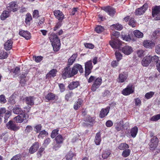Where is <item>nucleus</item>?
<instances>
[{
	"label": "nucleus",
	"mask_w": 160,
	"mask_h": 160,
	"mask_svg": "<svg viewBox=\"0 0 160 160\" xmlns=\"http://www.w3.org/2000/svg\"><path fill=\"white\" fill-rule=\"evenodd\" d=\"M12 111L14 114L18 115L14 118L16 122L21 123L23 122L25 123L28 122L27 117L28 118L29 116L25 113L24 111L22 110L20 105H15L13 108Z\"/></svg>",
	"instance_id": "f257e3e1"
},
{
	"label": "nucleus",
	"mask_w": 160,
	"mask_h": 160,
	"mask_svg": "<svg viewBox=\"0 0 160 160\" xmlns=\"http://www.w3.org/2000/svg\"><path fill=\"white\" fill-rule=\"evenodd\" d=\"M111 40L109 44L112 48L114 49L119 48L122 45V42L118 39L120 36V33L117 31H113L110 33Z\"/></svg>",
	"instance_id": "f03ea898"
},
{
	"label": "nucleus",
	"mask_w": 160,
	"mask_h": 160,
	"mask_svg": "<svg viewBox=\"0 0 160 160\" xmlns=\"http://www.w3.org/2000/svg\"><path fill=\"white\" fill-rule=\"evenodd\" d=\"M158 60V57L157 56L155 55L152 56L148 54L142 59L141 63L143 66L146 67L148 66L151 63H155Z\"/></svg>",
	"instance_id": "7ed1b4c3"
},
{
	"label": "nucleus",
	"mask_w": 160,
	"mask_h": 160,
	"mask_svg": "<svg viewBox=\"0 0 160 160\" xmlns=\"http://www.w3.org/2000/svg\"><path fill=\"white\" fill-rule=\"evenodd\" d=\"M49 39L55 51H58L60 49V40L57 35L54 33L52 34L49 37Z\"/></svg>",
	"instance_id": "20e7f679"
},
{
	"label": "nucleus",
	"mask_w": 160,
	"mask_h": 160,
	"mask_svg": "<svg viewBox=\"0 0 160 160\" xmlns=\"http://www.w3.org/2000/svg\"><path fill=\"white\" fill-rule=\"evenodd\" d=\"M135 91V87L132 83H130L122 91V93L124 96H128L133 93Z\"/></svg>",
	"instance_id": "39448f33"
},
{
	"label": "nucleus",
	"mask_w": 160,
	"mask_h": 160,
	"mask_svg": "<svg viewBox=\"0 0 160 160\" xmlns=\"http://www.w3.org/2000/svg\"><path fill=\"white\" fill-rule=\"evenodd\" d=\"M158 138L156 136L152 138L149 144L150 149L151 151H154L158 146Z\"/></svg>",
	"instance_id": "423d86ee"
},
{
	"label": "nucleus",
	"mask_w": 160,
	"mask_h": 160,
	"mask_svg": "<svg viewBox=\"0 0 160 160\" xmlns=\"http://www.w3.org/2000/svg\"><path fill=\"white\" fill-rule=\"evenodd\" d=\"M62 77L64 79L67 78H69L73 77L71 73V69L70 68V66L67 65V66L64 68L62 73Z\"/></svg>",
	"instance_id": "0eeeda50"
},
{
	"label": "nucleus",
	"mask_w": 160,
	"mask_h": 160,
	"mask_svg": "<svg viewBox=\"0 0 160 160\" xmlns=\"http://www.w3.org/2000/svg\"><path fill=\"white\" fill-rule=\"evenodd\" d=\"M148 4L146 3L141 7L137 9L134 12L135 15L140 16L143 14L148 8Z\"/></svg>",
	"instance_id": "6e6552de"
},
{
	"label": "nucleus",
	"mask_w": 160,
	"mask_h": 160,
	"mask_svg": "<svg viewBox=\"0 0 160 160\" xmlns=\"http://www.w3.org/2000/svg\"><path fill=\"white\" fill-rule=\"evenodd\" d=\"M6 8L7 9L9 12H15L18 10V5L16 2L12 1L8 4Z\"/></svg>",
	"instance_id": "1a4fd4ad"
},
{
	"label": "nucleus",
	"mask_w": 160,
	"mask_h": 160,
	"mask_svg": "<svg viewBox=\"0 0 160 160\" xmlns=\"http://www.w3.org/2000/svg\"><path fill=\"white\" fill-rule=\"evenodd\" d=\"M102 82V79L101 77H98L94 81L91 87V90L95 91L101 85Z\"/></svg>",
	"instance_id": "9d476101"
},
{
	"label": "nucleus",
	"mask_w": 160,
	"mask_h": 160,
	"mask_svg": "<svg viewBox=\"0 0 160 160\" xmlns=\"http://www.w3.org/2000/svg\"><path fill=\"white\" fill-rule=\"evenodd\" d=\"M7 128L9 130L13 131H18L20 128V127L17 125L12 121L10 120L6 124Z\"/></svg>",
	"instance_id": "9b49d317"
},
{
	"label": "nucleus",
	"mask_w": 160,
	"mask_h": 160,
	"mask_svg": "<svg viewBox=\"0 0 160 160\" xmlns=\"http://www.w3.org/2000/svg\"><path fill=\"white\" fill-rule=\"evenodd\" d=\"M95 119V117H92L89 115H88L85 118L84 121L86 124L91 126H93L96 122Z\"/></svg>",
	"instance_id": "f8f14e48"
},
{
	"label": "nucleus",
	"mask_w": 160,
	"mask_h": 160,
	"mask_svg": "<svg viewBox=\"0 0 160 160\" xmlns=\"http://www.w3.org/2000/svg\"><path fill=\"white\" fill-rule=\"evenodd\" d=\"M101 9L108 13L110 16H113L116 12L115 9L109 6L102 7L101 8Z\"/></svg>",
	"instance_id": "ddd939ff"
},
{
	"label": "nucleus",
	"mask_w": 160,
	"mask_h": 160,
	"mask_svg": "<svg viewBox=\"0 0 160 160\" xmlns=\"http://www.w3.org/2000/svg\"><path fill=\"white\" fill-rule=\"evenodd\" d=\"M58 97L56 96L55 94L51 92H48L45 96V100L47 102L54 100L55 99L58 100Z\"/></svg>",
	"instance_id": "4468645a"
},
{
	"label": "nucleus",
	"mask_w": 160,
	"mask_h": 160,
	"mask_svg": "<svg viewBox=\"0 0 160 160\" xmlns=\"http://www.w3.org/2000/svg\"><path fill=\"white\" fill-rule=\"evenodd\" d=\"M55 17L60 22H62L64 18V15L62 12L59 10H55L54 12Z\"/></svg>",
	"instance_id": "2eb2a0df"
},
{
	"label": "nucleus",
	"mask_w": 160,
	"mask_h": 160,
	"mask_svg": "<svg viewBox=\"0 0 160 160\" xmlns=\"http://www.w3.org/2000/svg\"><path fill=\"white\" fill-rule=\"evenodd\" d=\"M39 147V142H35L29 149V152L31 154H33L38 150Z\"/></svg>",
	"instance_id": "dca6fc26"
},
{
	"label": "nucleus",
	"mask_w": 160,
	"mask_h": 160,
	"mask_svg": "<svg viewBox=\"0 0 160 160\" xmlns=\"http://www.w3.org/2000/svg\"><path fill=\"white\" fill-rule=\"evenodd\" d=\"M120 48V47L118 49H121L122 52L126 55L130 54L133 52L132 48L129 46H125L122 48L121 49Z\"/></svg>",
	"instance_id": "f3484780"
},
{
	"label": "nucleus",
	"mask_w": 160,
	"mask_h": 160,
	"mask_svg": "<svg viewBox=\"0 0 160 160\" xmlns=\"http://www.w3.org/2000/svg\"><path fill=\"white\" fill-rule=\"evenodd\" d=\"M19 34L20 36L24 38L26 40H29L31 38L30 33L27 31L23 30L20 31Z\"/></svg>",
	"instance_id": "a211bd4d"
},
{
	"label": "nucleus",
	"mask_w": 160,
	"mask_h": 160,
	"mask_svg": "<svg viewBox=\"0 0 160 160\" xmlns=\"http://www.w3.org/2000/svg\"><path fill=\"white\" fill-rule=\"evenodd\" d=\"M143 45L146 48H152L154 47L155 43L151 40H146L143 42Z\"/></svg>",
	"instance_id": "6ab92c4d"
},
{
	"label": "nucleus",
	"mask_w": 160,
	"mask_h": 160,
	"mask_svg": "<svg viewBox=\"0 0 160 160\" xmlns=\"http://www.w3.org/2000/svg\"><path fill=\"white\" fill-rule=\"evenodd\" d=\"M110 107L108 106L105 108L101 109L99 114V117L101 118H103L106 116L109 112Z\"/></svg>",
	"instance_id": "aec40b11"
},
{
	"label": "nucleus",
	"mask_w": 160,
	"mask_h": 160,
	"mask_svg": "<svg viewBox=\"0 0 160 160\" xmlns=\"http://www.w3.org/2000/svg\"><path fill=\"white\" fill-rule=\"evenodd\" d=\"M128 77V74L124 72L119 74L118 81V82L123 83L125 82Z\"/></svg>",
	"instance_id": "412c9836"
},
{
	"label": "nucleus",
	"mask_w": 160,
	"mask_h": 160,
	"mask_svg": "<svg viewBox=\"0 0 160 160\" xmlns=\"http://www.w3.org/2000/svg\"><path fill=\"white\" fill-rule=\"evenodd\" d=\"M13 39H10L6 42L4 44V48L7 51L10 50L12 48Z\"/></svg>",
	"instance_id": "4be33fe9"
},
{
	"label": "nucleus",
	"mask_w": 160,
	"mask_h": 160,
	"mask_svg": "<svg viewBox=\"0 0 160 160\" xmlns=\"http://www.w3.org/2000/svg\"><path fill=\"white\" fill-rule=\"evenodd\" d=\"M160 12V5L155 6L152 8V16L154 18Z\"/></svg>",
	"instance_id": "5701e85b"
},
{
	"label": "nucleus",
	"mask_w": 160,
	"mask_h": 160,
	"mask_svg": "<svg viewBox=\"0 0 160 160\" xmlns=\"http://www.w3.org/2000/svg\"><path fill=\"white\" fill-rule=\"evenodd\" d=\"M114 125L117 131H119L123 128V127L124 125L123 121V120H121L119 121H117L115 124Z\"/></svg>",
	"instance_id": "b1692460"
},
{
	"label": "nucleus",
	"mask_w": 160,
	"mask_h": 160,
	"mask_svg": "<svg viewBox=\"0 0 160 160\" xmlns=\"http://www.w3.org/2000/svg\"><path fill=\"white\" fill-rule=\"evenodd\" d=\"M80 85L79 82L78 81H72L68 85V88L70 90H73L78 87Z\"/></svg>",
	"instance_id": "393cba45"
},
{
	"label": "nucleus",
	"mask_w": 160,
	"mask_h": 160,
	"mask_svg": "<svg viewBox=\"0 0 160 160\" xmlns=\"http://www.w3.org/2000/svg\"><path fill=\"white\" fill-rule=\"evenodd\" d=\"M83 102V101L82 99L81 98H78L74 103L73 106L74 109L75 110H77L82 106Z\"/></svg>",
	"instance_id": "a878e982"
},
{
	"label": "nucleus",
	"mask_w": 160,
	"mask_h": 160,
	"mask_svg": "<svg viewBox=\"0 0 160 160\" xmlns=\"http://www.w3.org/2000/svg\"><path fill=\"white\" fill-rule=\"evenodd\" d=\"M122 38L124 40L126 41H129L130 40L132 41H135L136 40V39L133 37V36H131L127 34H123L122 33Z\"/></svg>",
	"instance_id": "bb28decb"
},
{
	"label": "nucleus",
	"mask_w": 160,
	"mask_h": 160,
	"mask_svg": "<svg viewBox=\"0 0 160 160\" xmlns=\"http://www.w3.org/2000/svg\"><path fill=\"white\" fill-rule=\"evenodd\" d=\"M78 54L77 53L73 54L68 59L67 65L70 66L72 65L77 58Z\"/></svg>",
	"instance_id": "cd10ccee"
},
{
	"label": "nucleus",
	"mask_w": 160,
	"mask_h": 160,
	"mask_svg": "<svg viewBox=\"0 0 160 160\" xmlns=\"http://www.w3.org/2000/svg\"><path fill=\"white\" fill-rule=\"evenodd\" d=\"M57 70L56 69H53L50 70L46 75V78L49 79L51 77H54L56 76Z\"/></svg>",
	"instance_id": "c85d7f7f"
},
{
	"label": "nucleus",
	"mask_w": 160,
	"mask_h": 160,
	"mask_svg": "<svg viewBox=\"0 0 160 160\" xmlns=\"http://www.w3.org/2000/svg\"><path fill=\"white\" fill-rule=\"evenodd\" d=\"M25 102L26 104L32 106L34 104L33 97H27L25 98Z\"/></svg>",
	"instance_id": "c756f323"
},
{
	"label": "nucleus",
	"mask_w": 160,
	"mask_h": 160,
	"mask_svg": "<svg viewBox=\"0 0 160 160\" xmlns=\"http://www.w3.org/2000/svg\"><path fill=\"white\" fill-rule=\"evenodd\" d=\"M110 28L111 30L116 29L117 30H121L123 28L122 25L118 23L113 24L110 26Z\"/></svg>",
	"instance_id": "7c9ffc66"
},
{
	"label": "nucleus",
	"mask_w": 160,
	"mask_h": 160,
	"mask_svg": "<svg viewBox=\"0 0 160 160\" xmlns=\"http://www.w3.org/2000/svg\"><path fill=\"white\" fill-rule=\"evenodd\" d=\"M101 141L100 132H99L96 134L94 142L96 145H100Z\"/></svg>",
	"instance_id": "2f4dec72"
},
{
	"label": "nucleus",
	"mask_w": 160,
	"mask_h": 160,
	"mask_svg": "<svg viewBox=\"0 0 160 160\" xmlns=\"http://www.w3.org/2000/svg\"><path fill=\"white\" fill-rule=\"evenodd\" d=\"M138 128L136 126H134L131 129L130 133L131 136L133 138H135L136 137L138 132Z\"/></svg>",
	"instance_id": "473e14b6"
},
{
	"label": "nucleus",
	"mask_w": 160,
	"mask_h": 160,
	"mask_svg": "<svg viewBox=\"0 0 160 160\" xmlns=\"http://www.w3.org/2000/svg\"><path fill=\"white\" fill-rule=\"evenodd\" d=\"M9 15V13L8 11L6 10L3 11L0 16V19L2 20H4L8 18Z\"/></svg>",
	"instance_id": "72a5a7b5"
},
{
	"label": "nucleus",
	"mask_w": 160,
	"mask_h": 160,
	"mask_svg": "<svg viewBox=\"0 0 160 160\" xmlns=\"http://www.w3.org/2000/svg\"><path fill=\"white\" fill-rule=\"evenodd\" d=\"M111 154L110 150H106L102 152V157L103 159H106L109 157Z\"/></svg>",
	"instance_id": "f704fd0d"
},
{
	"label": "nucleus",
	"mask_w": 160,
	"mask_h": 160,
	"mask_svg": "<svg viewBox=\"0 0 160 160\" xmlns=\"http://www.w3.org/2000/svg\"><path fill=\"white\" fill-rule=\"evenodd\" d=\"M133 32L134 36L137 38H141L143 37V33L138 30H135Z\"/></svg>",
	"instance_id": "c9c22d12"
},
{
	"label": "nucleus",
	"mask_w": 160,
	"mask_h": 160,
	"mask_svg": "<svg viewBox=\"0 0 160 160\" xmlns=\"http://www.w3.org/2000/svg\"><path fill=\"white\" fill-rule=\"evenodd\" d=\"M38 133H39V134L38 136V138H43L44 136H45L48 135V133L45 130H41Z\"/></svg>",
	"instance_id": "e433bc0d"
},
{
	"label": "nucleus",
	"mask_w": 160,
	"mask_h": 160,
	"mask_svg": "<svg viewBox=\"0 0 160 160\" xmlns=\"http://www.w3.org/2000/svg\"><path fill=\"white\" fill-rule=\"evenodd\" d=\"M129 148V145L126 143H124L120 144L118 146V148L122 150H125L127 148Z\"/></svg>",
	"instance_id": "4c0bfd02"
},
{
	"label": "nucleus",
	"mask_w": 160,
	"mask_h": 160,
	"mask_svg": "<svg viewBox=\"0 0 160 160\" xmlns=\"http://www.w3.org/2000/svg\"><path fill=\"white\" fill-rule=\"evenodd\" d=\"M55 140L56 142L62 144L64 141V139L62 136L61 134L58 135L55 138Z\"/></svg>",
	"instance_id": "58836bf2"
},
{
	"label": "nucleus",
	"mask_w": 160,
	"mask_h": 160,
	"mask_svg": "<svg viewBox=\"0 0 160 160\" xmlns=\"http://www.w3.org/2000/svg\"><path fill=\"white\" fill-rule=\"evenodd\" d=\"M8 56V54L6 52H4V50H0V59H4L7 58Z\"/></svg>",
	"instance_id": "ea45409f"
},
{
	"label": "nucleus",
	"mask_w": 160,
	"mask_h": 160,
	"mask_svg": "<svg viewBox=\"0 0 160 160\" xmlns=\"http://www.w3.org/2000/svg\"><path fill=\"white\" fill-rule=\"evenodd\" d=\"M32 20V18L31 14L28 13L26 15L25 22L26 24H29L30 21Z\"/></svg>",
	"instance_id": "a19ab883"
},
{
	"label": "nucleus",
	"mask_w": 160,
	"mask_h": 160,
	"mask_svg": "<svg viewBox=\"0 0 160 160\" xmlns=\"http://www.w3.org/2000/svg\"><path fill=\"white\" fill-rule=\"evenodd\" d=\"M95 30L97 33H100L104 31V28L102 26L98 25L96 27Z\"/></svg>",
	"instance_id": "79ce46f5"
},
{
	"label": "nucleus",
	"mask_w": 160,
	"mask_h": 160,
	"mask_svg": "<svg viewBox=\"0 0 160 160\" xmlns=\"http://www.w3.org/2000/svg\"><path fill=\"white\" fill-rule=\"evenodd\" d=\"M131 150L129 149H126L123 150L122 153V155L124 158H126L128 156L130 153Z\"/></svg>",
	"instance_id": "37998d69"
},
{
	"label": "nucleus",
	"mask_w": 160,
	"mask_h": 160,
	"mask_svg": "<svg viewBox=\"0 0 160 160\" xmlns=\"http://www.w3.org/2000/svg\"><path fill=\"white\" fill-rule=\"evenodd\" d=\"M93 66L92 63V61L89 60L86 62L85 64V68L92 69Z\"/></svg>",
	"instance_id": "c03bdc74"
},
{
	"label": "nucleus",
	"mask_w": 160,
	"mask_h": 160,
	"mask_svg": "<svg viewBox=\"0 0 160 160\" xmlns=\"http://www.w3.org/2000/svg\"><path fill=\"white\" fill-rule=\"evenodd\" d=\"M59 132V129L57 128L53 130L51 133V137L52 138H54L56 137L58 134Z\"/></svg>",
	"instance_id": "a18cd8bd"
},
{
	"label": "nucleus",
	"mask_w": 160,
	"mask_h": 160,
	"mask_svg": "<svg viewBox=\"0 0 160 160\" xmlns=\"http://www.w3.org/2000/svg\"><path fill=\"white\" fill-rule=\"evenodd\" d=\"M74 65L75 68L77 69V71H78L80 73H82L83 72V69L81 65L78 64H75Z\"/></svg>",
	"instance_id": "49530a36"
},
{
	"label": "nucleus",
	"mask_w": 160,
	"mask_h": 160,
	"mask_svg": "<svg viewBox=\"0 0 160 160\" xmlns=\"http://www.w3.org/2000/svg\"><path fill=\"white\" fill-rule=\"evenodd\" d=\"M73 93L72 91L68 92L65 95V99L67 101H68L69 99L72 98L73 96Z\"/></svg>",
	"instance_id": "de8ad7c7"
},
{
	"label": "nucleus",
	"mask_w": 160,
	"mask_h": 160,
	"mask_svg": "<svg viewBox=\"0 0 160 160\" xmlns=\"http://www.w3.org/2000/svg\"><path fill=\"white\" fill-rule=\"evenodd\" d=\"M73 156V153L72 151H70L67 154L65 157L67 160H72Z\"/></svg>",
	"instance_id": "09e8293b"
},
{
	"label": "nucleus",
	"mask_w": 160,
	"mask_h": 160,
	"mask_svg": "<svg viewBox=\"0 0 160 160\" xmlns=\"http://www.w3.org/2000/svg\"><path fill=\"white\" fill-rule=\"evenodd\" d=\"M45 150V148H43L41 147L39 149V150L37 153V156L38 158H40L41 157L42 152Z\"/></svg>",
	"instance_id": "8fccbe9b"
},
{
	"label": "nucleus",
	"mask_w": 160,
	"mask_h": 160,
	"mask_svg": "<svg viewBox=\"0 0 160 160\" xmlns=\"http://www.w3.org/2000/svg\"><path fill=\"white\" fill-rule=\"evenodd\" d=\"M115 55L118 61H119L122 58V55L118 51H116L115 53Z\"/></svg>",
	"instance_id": "3c124183"
},
{
	"label": "nucleus",
	"mask_w": 160,
	"mask_h": 160,
	"mask_svg": "<svg viewBox=\"0 0 160 160\" xmlns=\"http://www.w3.org/2000/svg\"><path fill=\"white\" fill-rule=\"evenodd\" d=\"M154 94V92L152 91L147 92L146 93L145 97L147 99H149L152 98Z\"/></svg>",
	"instance_id": "603ef678"
},
{
	"label": "nucleus",
	"mask_w": 160,
	"mask_h": 160,
	"mask_svg": "<svg viewBox=\"0 0 160 160\" xmlns=\"http://www.w3.org/2000/svg\"><path fill=\"white\" fill-rule=\"evenodd\" d=\"M128 24L132 27H135L136 26V21L134 18H131L129 21Z\"/></svg>",
	"instance_id": "864d4df0"
},
{
	"label": "nucleus",
	"mask_w": 160,
	"mask_h": 160,
	"mask_svg": "<svg viewBox=\"0 0 160 160\" xmlns=\"http://www.w3.org/2000/svg\"><path fill=\"white\" fill-rule=\"evenodd\" d=\"M42 126L41 124L36 125L34 127L35 132L37 133H38L41 130Z\"/></svg>",
	"instance_id": "5fc2aeb1"
},
{
	"label": "nucleus",
	"mask_w": 160,
	"mask_h": 160,
	"mask_svg": "<svg viewBox=\"0 0 160 160\" xmlns=\"http://www.w3.org/2000/svg\"><path fill=\"white\" fill-rule=\"evenodd\" d=\"M11 115V113L10 111H8L7 112L5 113L4 117V122L6 123L7 122L8 118Z\"/></svg>",
	"instance_id": "6e6d98bb"
},
{
	"label": "nucleus",
	"mask_w": 160,
	"mask_h": 160,
	"mask_svg": "<svg viewBox=\"0 0 160 160\" xmlns=\"http://www.w3.org/2000/svg\"><path fill=\"white\" fill-rule=\"evenodd\" d=\"M145 51L143 50L140 49L139 50L137 51V53L138 56L140 58H141L143 57L145 54Z\"/></svg>",
	"instance_id": "4d7b16f0"
},
{
	"label": "nucleus",
	"mask_w": 160,
	"mask_h": 160,
	"mask_svg": "<svg viewBox=\"0 0 160 160\" xmlns=\"http://www.w3.org/2000/svg\"><path fill=\"white\" fill-rule=\"evenodd\" d=\"M51 142V140L50 138H46L44 141V142L43 144V146L45 148H46Z\"/></svg>",
	"instance_id": "13d9d810"
},
{
	"label": "nucleus",
	"mask_w": 160,
	"mask_h": 160,
	"mask_svg": "<svg viewBox=\"0 0 160 160\" xmlns=\"http://www.w3.org/2000/svg\"><path fill=\"white\" fill-rule=\"evenodd\" d=\"M33 59L34 60H35L37 62H40L43 59V57L41 56H34L33 57Z\"/></svg>",
	"instance_id": "bf43d9fd"
},
{
	"label": "nucleus",
	"mask_w": 160,
	"mask_h": 160,
	"mask_svg": "<svg viewBox=\"0 0 160 160\" xmlns=\"http://www.w3.org/2000/svg\"><path fill=\"white\" fill-rule=\"evenodd\" d=\"M22 157L21 154H18L13 156L10 160H21Z\"/></svg>",
	"instance_id": "052dcab7"
},
{
	"label": "nucleus",
	"mask_w": 160,
	"mask_h": 160,
	"mask_svg": "<svg viewBox=\"0 0 160 160\" xmlns=\"http://www.w3.org/2000/svg\"><path fill=\"white\" fill-rule=\"evenodd\" d=\"M160 119V114H158L153 116L150 120L152 121H157Z\"/></svg>",
	"instance_id": "680f3d73"
},
{
	"label": "nucleus",
	"mask_w": 160,
	"mask_h": 160,
	"mask_svg": "<svg viewBox=\"0 0 160 160\" xmlns=\"http://www.w3.org/2000/svg\"><path fill=\"white\" fill-rule=\"evenodd\" d=\"M62 143L56 142L53 147V149L55 151L58 150L61 146Z\"/></svg>",
	"instance_id": "e2e57ef3"
},
{
	"label": "nucleus",
	"mask_w": 160,
	"mask_h": 160,
	"mask_svg": "<svg viewBox=\"0 0 160 160\" xmlns=\"http://www.w3.org/2000/svg\"><path fill=\"white\" fill-rule=\"evenodd\" d=\"M7 102L4 95L2 94L0 95V103L2 104L5 103Z\"/></svg>",
	"instance_id": "0e129e2a"
},
{
	"label": "nucleus",
	"mask_w": 160,
	"mask_h": 160,
	"mask_svg": "<svg viewBox=\"0 0 160 160\" xmlns=\"http://www.w3.org/2000/svg\"><path fill=\"white\" fill-rule=\"evenodd\" d=\"M58 86L61 92H64L65 90V88L64 85L62 83H58Z\"/></svg>",
	"instance_id": "69168bd1"
},
{
	"label": "nucleus",
	"mask_w": 160,
	"mask_h": 160,
	"mask_svg": "<svg viewBox=\"0 0 160 160\" xmlns=\"http://www.w3.org/2000/svg\"><path fill=\"white\" fill-rule=\"evenodd\" d=\"M32 16L33 18H37L39 17V12L37 10H34L32 13Z\"/></svg>",
	"instance_id": "338daca9"
},
{
	"label": "nucleus",
	"mask_w": 160,
	"mask_h": 160,
	"mask_svg": "<svg viewBox=\"0 0 160 160\" xmlns=\"http://www.w3.org/2000/svg\"><path fill=\"white\" fill-rule=\"evenodd\" d=\"M32 130V128L30 125H28L26 128L25 132L26 133H28Z\"/></svg>",
	"instance_id": "774afa93"
}]
</instances>
